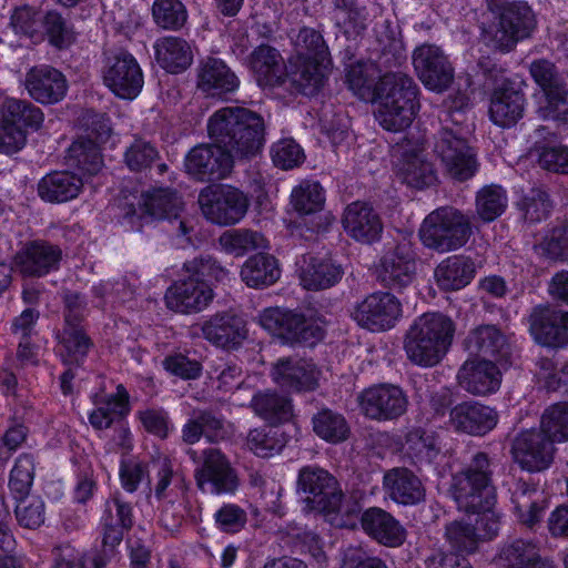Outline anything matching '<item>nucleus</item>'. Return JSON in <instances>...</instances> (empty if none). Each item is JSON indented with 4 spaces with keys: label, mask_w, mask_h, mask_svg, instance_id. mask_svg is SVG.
<instances>
[{
    "label": "nucleus",
    "mask_w": 568,
    "mask_h": 568,
    "mask_svg": "<svg viewBox=\"0 0 568 568\" xmlns=\"http://www.w3.org/2000/svg\"><path fill=\"white\" fill-rule=\"evenodd\" d=\"M455 333L454 322L440 313H425L417 317L404 337L407 358L417 366L433 367L448 352Z\"/></svg>",
    "instance_id": "6"
},
{
    "label": "nucleus",
    "mask_w": 568,
    "mask_h": 568,
    "mask_svg": "<svg viewBox=\"0 0 568 568\" xmlns=\"http://www.w3.org/2000/svg\"><path fill=\"white\" fill-rule=\"evenodd\" d=\"M65 161L88 174H97L103 166L100 148L91 138H79L68 149Z\"/></svg>",
    "instance_id": "49"
},
{
    "label": "nucleus",
    "mask_w": 568,
    "mask_h": 568,
    "mask_svg": "<svg viewBox=\"0 0 568 568\" xmlns=\"http://www.w3.org/2000/svg\"><path fill=\"white\" fill-rule=\"evenodd\" d=\"M246 445L254 455L267 458L283 449L284 439L277 429L256 428L248 433Z\"/></svg>",
    "instance_id": "62"
},
{
    "label": "nucleus",
    "mask_w": 568,
    "mask_h": 568,
    "mask_svg": "<svg viewBox=\"0 0 568 568\" xmlns=\"http://www.w3.org/2000/svg\"><path fill=\"white\" fill-rule=\"evenodd\" d=\"M357 400L363 414L377 422L398 419L408 408L407 394L402 387L390 383H381L365 388Z\"/></svg>",
    "instance_id": "14"
},
{
    "label": "nucleus",
    "mask_w": 568,
    "mask_h": 568,
    "mask_svg": "<svg viewBox=\"0 0 568 568\" xmlns=\"http://www.w3.org/2000/svg\"><path fill=\"white\" fill-rule=\"evenodd\" d=\"M102 78L104 84L121 99L136 98L144 84L139 62L124 50L104 53Z\"/></svg>",
    "instance_id": "12"
},
{
    "label": "nucleus",
    "mask_w": 568,
    "mask_h": 568,
    "mask_svg": "<svg viewBox=\"0 0 568 568\" xmlns=\"http://www.w3.org/2000/svg\"><path fill=\"white\" fill-rule=\"evenodd\" d=\"M272 376L283 389L310 392L317 387L320 373L305 359L283 358L274 365Z\"/></svg>",
    "instance_id": "31"
},
{
    "label": "nucleus",
    "mask_w": 568,
    "mask_h": 568,
    "mask_svg": "<svg viewBox=\"0 0 568 568\" xmlns=\"http://www.w3.org/2000/svg\"><path fill=\"white\" fill-rule=\"evenodd\" d=\"M506 191L499 185L484 186L476 196V212L485 222H491L500 216L507 207Z\"/></svg>",
    "instance_id": "59"
},
{
    "label": "nucleus",
    "mask_w": 568,
    "mask_h": 568,
    "mask_svg": "<svg viewBox=\"0 0 568 568\" xmlns=\"http://www.w3.org/2000/svg\"><path fill=\"white\" fill-rule=\"evenodd\" d=\"M194 329H199L207 342L224 349L239 348L247 337L244 320L230 313H216L194 326Z\"/></svg>",
    "instance_id": "22"
},
{
    "label": "nucleus",
    "mask_w": 568,
    "mask_h": 568,
    "mask_svg": "<svg viewBox=\"0 0 568 568\" xmlns=\"http://www.w3.org/2000/svg\"><path fill=\"white\" fill-rule=\"evenodd\" d=\"M24 85L31 98L44 104L59 102L68 90L65 77L50 65L30 69L26 74Z\"/></svg>",
    "instance_id": "28"
},
{
    "label": "nucleus",
    "mask_w": 568,
    "mask_h": 568,
    "mask_svg": "<svg viewBox=\"0 0 568 568\" xmlns=\"http://www.w3.org/2000/svg\"><path fill=\"white\" fill-rule=\"evenodd\" d=\"M402 312V303L395 295L375 292L354 306L352 317L364 328L384 332L396 325Z\"/></svg>",
    "instance_id": "15"
},
{
    "label": "nucleus",
    "mask_w": 568,
    "mask_h": 568,
    "mask_svg": "<svg viewBox=\"0 0 568 568\" xmlns=\"http://www.w3.org/2000/svg\"><path fill=\"white\" fill-rule=\"evenodd\" d=\"M255 414L272 424L288 422L293 416V405L290 398L275 392H261L251 399Z\"/></svg>",
    "instance_id": "47"
},
{
    "label": "nucleus",
    "mask_w": 568,
    "mask_h": 568,
    "mask_svg": "<svg viewBox=\"0 0 568 568\" xmlns=\"http://www.w3.org/2000/svg\"><path fill=\"white\" fill-rule=\"evenodd\" d=\"M525 97L518 90L510 87H503L494 91L489 115L491 121L503 128L517 123L524 114Z\"/></svg>",
    "instance_id": "40"
},
{
    "label": "nucleus",
    "mask_w": 568,
    "mask_h": 568,
    "mask_svg": "<svg viewBox=\"0 0 568 568\" xmlns=\"http://www.w3.org/2000/svg\"><path fill=\"white\" fill-rule=\"evenodd\" d=\"M529 329L541 345L565 346L568 344V312L535 307L529 315Z\"/></svg>",
    "instance_id": "24"
},
{
    "label": "nucleus",
    "mask_w": 568,
    "mask_h": 568,
    "mask_svg": "<svg viewBox=\"0 0 568 568\" xmlns=\"http://www.w3.org/2000/svg\"><path fill=\"white\" fill-rule=\"evenodd\" d=\"M2 116L7 123L18 126L20 130L30 128L38 130L43 122V113L40 108L29 101L7 99L2 105Z\"/></svg>",
    "instance_id": "54"
},
{
    "label": "nucleus",
    "mask_w": 568,
    "mask_h": 568,
    "mask_svg": "<svg viewBox=\"0 0 568 568\" xmlns=\"http://www.w3.org/2000/svg\"><path fill=\"white\" fill-rule=\"evenodd\" d=\"M83 187L80 176L69 171H54L38 183L39 196L51 203H63L75 199Z\"/></svg>",
    "instance_id": "39"
},
{
    "label": "nucleus",
    "mask_w": 568,
    "mask_h": 568,
    "mask_svg": "<svg viewBox=\"0 0 568 568\" xmlns=\"http://www.w3.org/2000/svg\"><path fill=\"white\" fill-rule=\"evenodd\" d=\"M258 323L271 334L288 343L313 344L324 335V321L314 320L311 313L306 315L296 311L268 307L258 315Z\"/></svg>",
    "instance_id": "9"
},
{
    "label": "nucleus",
    "mask_w": 568,
    "mask_h": 568,
    "mask_svg": "<svg viewBox=\"0 0 568 568\" xmlns=\"http://www.w3.org/2000/svg\"><path fill=\"white\" fill-rule=\"evenodd\" d=\"M529 71L545 98V104L538 109L539 115L545 120L568 124V89L555 64L544 59L536 60Z\"/></svg>",
    "instance_id": "11"
},
{
    "label": "nucleus",
    "mask_w": 568,
    "mask_h": 568,
    "mask_svg": "<svg viewBox=\"0 0 568 568\" xmlns=\"http://www.w3.org/2000/svg\"><path fill=\"white\" fill-rule=\"evenodd\" d=\"M399 175L407 185L416 189L430 186L437 180L433 163L420 151L404 154Z\"/></svg>",
    "instance_id": "46"
},
{
    "label": "nucleus",
    "mask_w": 568,
    "mask_h": 568,
    "mask_svg": "<svg viewBox=\"0 0 568 568\" xmlns=\"http://www.w3.org/2000/svg\"><path fill=\"white\" fill-rule=\"evenodd\" d=\"M288 63L286 80L295 90L308 97L316 94L324 84L328 61L292 58Z\"/></svg>",
    "instance_id": "37"
},
{
    "label": "nucleus",
    "mask_w": 568,
    "mask_h": 568,
    "mask_svg": "<svg viewBox=\"0 0 568 568\" xmlns=\"http://www.w3.org/2000/svg\"><path fill=\"white\" fill-rule=\"evenodd\" d=\"M364 531L377 542L387 547L400 546L406 537L404 527L388 511L371 507L362 514Z\"/></svg>",
    "instance_id": "36"
},
{
    "label": "nucleus",
    "mask_w": 568,
    "mask_h": 568,
    "mask_svg": "<svg viewBox=\"0 0 568 568\" xmlns=\"http://www.w3.org/2000/svg\"><path fill=\"white\" fill-rule=\"evenodd\" d=\"M379 77L374 63L357 62L351 64L346 70L348 88L355 95L366 102H373Z\"/></svg>",
    "instance_id": "51"
},
{
    "label": "nucleus",
    "mask_w": 568,
    "mask_h": 568,
    "mask_svg": "<svg viewBox=\"0 0 568 568\" xmlns=\"http://www.w3.org/2000/svg\"><path fill=\"white\" fill-rule=\"evenodd\" d=\"M314 433L323 440L331 444L345 442L351 428L346 418L329 408L321 409L312 417Z\"/></svg>",
    "instance_id": "50"
},
{
    "label": "nucleus",
    "mask_w": 568,
    "mask_h": 568,
    "mask_svg": "<svg viewBox=\"0 0 568 568\" xmlns=\"http://www.w3.org/2000/svg\"><path fill=\"white\" fill-rule=\"evenodd\" d=\"M341 265L331 260L304 258L300 268V281L308 291L326 290L337 284L343 276Z\"/></svg>",
    "instance_id": "41"
},
{
    "label": "nucleus",
    "mask_w": 568,
    "mask_h": 568,
    "mask_svg": "<svg viewBox=\"0 0 568 568\" xmlns=\"http://www.w3.org/2000/svg\"><path fill=\"white\" fill-rule=\"evenodd\" d=\"M459 386L475 396H486L499 389L501 373L491 359L467 361L459 368Z\"/></svg>",
    "instance_id": "29"
},
{
    "label": "nucleus",
    "mask_w": 568,
    "mask_h": 568,
    "mask_svg": "<svg viewBox=\"0 0 568 568\" xmlns=\"http://www.w3.org/2000/svg\"><path fill=\"white\" fill-rule=\"evenodd\" d=\"M62 251L45 241H33L16 255V265L24 276H43L59 267Z\"/></svg>",
    "instance_id": "27"
},
{
    "label": "nucleus",
    "mask_w": 568,
    "mask_h": 568,
    "mask_svg": "<svg viewBox=\"0 0 568 568\" xmlns=\"http://www.w3.org/2000/svg\"><path fill=\"white\" fill-rule=\"evenodd\" d=\"M44 34L51 45L69 48L75 41L73 26L57 10H49L41 20Z\"/></svg>",
    "instance_id": "57"
},
{
    "label": "nucleus",
    "mask_w": 568,
    "mask_h": 568,
    "mask_svg": "<svg viewBox=\"0 0 568 568\" xmlns=\"http://www.w3.org/2000/svg\"><path fill=\"white\" fill-rule=\"evenodd\" d=\"M197 88L207 95H221L234 92L240 80L230 67L220 58L206 57L196 68Z\"/></svg>",
    "instance_id": "30"
},
{
    "label": "nucleus",
    "mask_w": 568,
    "mask_h": 568,
    "mask_svg": "<svg viewBox=\"0 0 568 568\" xmlns=\"http://www.w3.org/2000/svg\"><path fill=\"white\" fill-rule=\"evenodd\" d=\"M511 503L518 520L532 528L540 521L546 508L542 491L536 485L518 480L511 491Z\"/></svg>",
    "instance_id": "38"
},
{
    "label": "nucleus",
    "mask_w": 568,
    "mask_h": 568,
    "mask_svg": "<svg viewBox=\"0 0 568 568\" xmlns=\"http://www.w3.org/2000/svg\"><path fill=\"white\" fill-rule=\"evenodd\" d=\"M222 248L234 256H243L251 251L267 247L266 237L250 229H234L225 231L219 239Z\"/></svg>",
    "instance_id": "52"
},
{
    "label": "nucleus",
    "mask_w": 568,
    "mask_h": 568,
    "mask_svg": "<svg viewBox=\"0 0 568 568\" xmlns=\"http://www.w3.org/2000/svg\"><path fill=\"white\" fill-rule=\"evenodd\" d=\"M129 395L122 385L116 388L115 395L95 400V409L90 414V424L97 429L109 428L114 422L121 419L129 412Z\"/></svg>",
    "instance_id": "45"
},
{
    "label": "nucleus",
    "mask_w": 568,
    "mask_h": 568,
    "mask_svg": "<svg viewBox=\"0 0 568 568\" xmlns=\"http://www.w3.org/2000/svg\"><path fill=\"white\" fill-rule=\"evenodd\" d=\"M342 223L346 234L363 244L378 241L384 227L376 210L371 204L361 201L346 206Z\"/></svg>",
    "instance_id": "23"
},
{
    "label": "nucleus",
    "mask_w": 568,
    "mask_h": 568,
    "mask_svg": "<svg viewBox=\"0 0 568 568\" xmlns=\"http://www.w3.org/2000/svg\"><path fill=\"white\" fill-rule=\"evenodd\" d=\"M233 161L231 154L214 142L193 148L186 155L185 169L199 181H215L230 174Z\"/></svg>",
    "instance_id": "20"
},
{
    "label": "nucleus",
    "mask_w": 568,
    "mask_h": 568,
    "mask_svg": "<svg viewBox=\"0 0 568 568\" xmlns=\"http://www.w3.org/2000/svg\"><path fill=\"white\" fill-rule=\"evenodd\" d=\"M210 138L234 159L255 156L265 142L263 118L246 108H222L209 119Z\"/></svg>",
    "instance_id": "2"
},
{
    "label": "nucleus",
    "mask_w": 568,
    "mask_h": 568,
    "mask_svg": "<svg viewBox=\"0 0 568 568\" xmlns=\"http://www.w3.org/2000/svg\"><path fill=\"white\" fill-rule=\"evenodd\" d=\"M469 104L465 94L456 97L445 111L444 123L435 143V153L440 159L447 175L464 182L478 171V161L471 146L466 141L462 124L465 121L463 110Z\"/></svg>",
    "instance_id": "4"
},
{
    "label": "nucleus",
    "mask_w": 568,
    "mask_h": 568,
    "mask_svg": "<svg viewBox=\"0 0 568 568\" xmlns=\"http://www.w3.org/2000/svg\"><path fill=\"white\" fill-rule=\"evenodd\" d=\"M417 85L404 72H386L378 78L373 102L378 106L375 118L387 131L400 132L407 129L417 111Z\"/></svg>",
    "instance_id": "5"
},
{
    "label": "nucleus",
    "mask_w": 568,
    "mask_h": 568,
    "mask_svg": "<svg viewBox=\"0 0 568 568\" xmlns=\"http://www.w3.org/2000/svg\"><path fill=\"white\" fill-rule=\"evenodd\" d=\"M277 261L272 255L256 254L242 266L241 277L251 287L270 286L280 277Z\"/></svg>",
    "instance_id": "48"
},
{
    "label": "nucleus",
    "mask_w": 568,
    "mask_h": 568,
    "mask_svg": "<svg viewBox=\"0 0 568 568\" xmlns=\"http://www.w3.org/2000/svg\"><path fill=\"white\" fill-rule=\"evenodd\" d=\"M415 271L416 265L410 248L399 245L382 257L378 280L389 288H402L412 283Z\"/></svg>",
    "instance_id": "34"
},
{
    "label": "nucleus",
    "mask_w": 568,
    "mask_h": 568,
    "mask_svg": "<svg viewBox=\"0 0 568 568\" xmlns=\"http://www.w3.org/2000/svg\"><path fill=\"white\" fill-rule=\"evenodd\" d=\"M334 7L336 26L346 38L355 39L366 28L365 9L358 7L355 0H331Z\"/></svg>",
    "instance_id": "53"
},
{
    "label": "nucleus",
    "mask_w": 568,
    "mask_h": 568,
    "mask_svg": "<svg viewBox=\"0 0 568 568\" xmlns=\"http://www.w3.org/2000/svg\"><path fill=\"white\" fill-rule=\"evenodd\" d=\"M540 428L554 442L568 440V403L550 406L541 417Z\"/></svg>",
    "instance_id": "64"
},
{
    "label": "nucleus",
    "mask_w": 568,
    "mask_h": 568,
    "mask_svg": "<svg viewBox=\"0 0 568 568\" xmlns=\"http://www.w3.org/2000/svg\"><path fill=\"white\" fill-rule=\"evenodd\" d=\"M554 440L541 429H527L516 435L511 444V455L521 469L541 471L554 459Z\"/></svg>",
    "instance_id": "17"
},
{
    "label": "nucleus",
    "mask_w": 568,
    "mask_h": 568,
    "mask_svg": "<svg viewBox=\"0 0 568 568\" xmlns=\"http://www.w3.org/2000/svg\"><path fill=\"white\" fill-rule=\"evenodd\" d=\"M324 201L323 189L317 182L304 181L293 190L291 195L292 205L300 214L321 211Z\"/></svg>",
    "instance_id": "61"
},
{
    "label": "nucleus",
    "mask_w": 568,
    "mask_h": 568,
    "mask_svg": "<svg viewBox=\"0 0 568 568\" xmlns=\"http://www.w3.org/2000/svg\"><path fill=\"white\" fill-rule=\"evenodd\" d=\"M297 488L305 494V501L310 509L333 513L337 511L342 505L343 493L337 480L318 466L301 468Z\"/></svg>",
    "instance_id": "13"
},
{
    "label": "nucleus",
    "mask_w": 568,
    "mask_h": 568,
    "mask_svg": "<svg viewBox=\"0 0 568 568\" xmlns=\"http://www.w3.org/2000/svg\"><path fill=\"white\" fill-rule=\"evenodd\" d=\"M64 303L65 326L61 336V344L70 357V362H79L83 358L92 343L81 326L87 312L84 297L74 291L62 292Z\"/></svg>",
    "instance_id": "16"
},
{
    "label": "nucleus",
    "mask_w": 568,
    "mask_h": 568,
    "mask_svg": "<svg viewBox=\"0 0 568 568\" xmlns=\"http://www.w3.org/2000/svg\"><path fill=\"white\" fill-rule=\"evenodd\" d=\"M499 560L507 568H531L541 558L532 542L516 539L500 549Z\"/></svg>",
    "instance_id": "58"
},
{
    "label": "nucleus",
    "mask_w": 568,
    "mask_h": 568,
    "mask_svg": "<svg viewBox=\"0 0 568 568\" xmlns=\"http://www.w3.org/2000/svg\"><path fill=\"white\" fill-rule=\"evenodd\" d=\"M185 267L191 275L168 288L165 303L174 312L197 313L206 308L214 297L213 290L205 278L212 277L220 281L226 275V271L211 256L194 258L187 262Z\"/></svg>",
    "instance_id": "7"
},
{
    "label": "nucleus",
    "mask_w": 568,
    "mask_h": 568,
    "mask_svg": "<svg viewBox=\"0 0 568 568\" xmlns=\"http://www.w3.org/2000/svg\"><path fill=\"white\" fill-rule=\"evenodd\" d=\"M407 454L415 463H430L439 454L438 439L435 433L423 428H414L406 435Z\"/></svg>",
    "instance_id": "56"
},
{
    "label": "nucleus",
    "mask_w": 568,
    "mask_h": 568,
    "mask_svg": "<svg viewBox=\"0 0 568 568\" xmlns=\"http://www.w3.org/2000/svg\"><path fill=\"white\" fill-rule=\"evenodd\" d=\"M475 275V264L469 257L450 256L435 268V277L440 288L457 291L470 283Z\"/></svg>",
    "instance_id": "44"
},
{
    "label": "nucleus",
    "mask_w": 568,
    "mask_h": 568,
    "mask_svg": "<svg viewBox=\"0 0 568 568\" xmlns=\"http://www.w3.org/2000/svg\"><path fill=\"white\" fill-rule=\"evenodd\" d=\"M134 523L131 504L125 501L119 493H115L105 501V508L101 518L102 544L114 549L123 540Z\"/></svg>",
    "instance_id": "26"
},
{
    "label": "nucleus",
    "mask_w": 568,
    "mask_h": 568,
    "mask_svg": "<svg viewBox=\"0 0 568 568\" xmlns=\"http://www.w3.org/2000/svg\"><path fill=\"white\" fill-rule=\"evenodd\" d=\"M469 104L465 94L456 97L445 111L444 123L435 143V153L440 159L447 175L464 182L478 171V161L471 146L466 141L462 124L465 121L463 110Z\"/></svg>",
    "instance_id": "3"
},
{
    "label": "nucleus",
    "mask_w": 568,
    "mask_h": 568,
    "mask_svg": "<svg viewBox=\"0 0 568 568\" xmlns=\"http://www.w3.org/2000/svg\"><path fill=\"white\" fill-rule=\"evenodd\" d=\"M183 202L175 192L169 189H155L142 195L139 202V215L141 219H168L178 221V231L181 235L189 233L187 224L180 219Z\"/></svg>",
    "instance_id": "33"
},
{
    "label": "nucleus",
    "mask_w": 568,
    "mask_h": 568,
    "mask_svg": "<svg viewBox=\"0 0 568 568\" xmlns=\"http://www.w3.org/2000/svg\"><path fill=\"white\" fill-rule=\"evenodd\" d=\"M160 159L156 146L141 136L134 135L123 152V163L132 172H144Z\"/></svg>",
    "instance_id": "55"
},
{
    "label": "nucleus",
    "mask_w": 568,
    "mask_h": 568,
    "mask_svg": "<svg viewBox=\"0 0 568 568\" xmlns=\"http://www.w3.org/2000/svg\"><path fill=\"white\" fill-rule=\"evenodd\" d=\"M248 67L261 87H278L286 81V65L280 51L261 44L248 55Z\"/></svg>",
    "instance_id": "35"
},
{
    "label": "nucleus",
    "mask_w": 568,
    "mask_h": 568,
    "mask_svg": "<svg viewBox=\"0 0 568 568\" xmlns=\"http://www.w3.org/2000/svg\"><path fill=\"white\" fill-rule=\"evenodd\" d=\"M535 26V16L525 2L508 3L500 12L493 44L500 51H510L519 40L529 37Z\"/></svg>",
    "instance_id": "19"
},
{
    "label": "nucleus",
    "mask_w": 568,
    "mask_h": 568,
    "mask_svg": "<svg viewBox=\"0 0 568 568\" xmlns=\"http://www.w3.org/2000/svg\"><path fill=\"white\" fill-rule=\"evenodd\" d=\"M419 235L423 244L445 253L464 246L471 235L468 216L452 206H442L424 220Z\"/></svg>",
    "instance_id": "8"
},
{
    "label": "nucleus",
    "mask_w": 568,
    "mask_h": 568,
    "mask_svg": "<svg viewBox=\"0 0 568 568\" xmlns=\"http://www.w3.org/2000/svg\"><path fill=\"white\" fill-rule=\"evenodd\" d=\"M466 347L484 359L487 357L496 361L505 357L509 349L507 337L494 325H481L471 331L466 338Z\"/></svg>",
    "instance_id": "43"
},
{
    "label": "nucleus",
    "mask_w": 568,
    "mask_h": 568,
    "mask_svg": "<svg viewBox=\"0 0 568 568\" xmlns=\"http://www.w3.org/2000/svg\"><path fill=\"white\" fill-rule=\"evenodd\" d=\"M413 63L420 81L437 92L446 90L454 78V70L443 51L433 44H422L413 53Z\"/></svg>",
    "instance_id": "21"
},
{
    "label": "nucleus",
    "mask_w": 568,
    "mask_h": 568,
    "mask_svg": "<svg viewBox=\"0 0 568 568\" xmlns=\"http://www.w3.org/2000/svg\"><path fill=\"white\" fill-rule=\"evenodd\" d=\"M296 59L327 60L328 48L320 32L312 28H302L295 40Z\"/></svg>",
    "instance_id": "63"
},
{
    "label": "nucleus",
    "mask_w": 568,
    "mask_h": 568,
    "mask_svg": "<svg viewBox=\"0 0 568 568\" xmlns=\"http://www.w3.org/2000/svg\"><path fill=\"white\" fill-rule=\"evenodd\" d=\"M202 458L194 473L199 489L216 495L233 494L239 487V478L229 459L216 448L203 450Z\"/></svg>",
    "instance_id": "18"
},
{
    "label": "nucleus",
    "mask_w": 568,
    "mask_h": 568,
    "mask_svg": "<svg viewBox=\"0 0 568 568\" xmlns=\"http://www.w3.org/2000/svg\"><path fill=\"white\" fill-rule=\"evenodd\" d=\"M448 422L458 433L483 436L497 425L498 414L480 403L463 402L450 409Z\"/></svg>",
    "instance_id": "25"
},
{
    "label": "nucleus",
    "mask_w": 568,
    "mask_h": 568,
    "mask_svg": "<svg viewBox=\"0 0 568 568\" xmlns=\"http://www.w3.org/2000/svg\"><path fill=\"white\" fill-rule=\"evenodd\" d=\"M156 62L170 73H180L186 70L193 61L190 44L182 38L164 37L154 44Z\"/></svg>",
    "instance_id": "42"
},
{
    "label": "nucleus",
    "mask_w": 568,
    "mask_h": 568,
    "mask_svg": "<svg viewBox=\"0 0 568 568\" xmlns=\"http://www.w3.org/2000/svg\"><path fill=\"white\" fill-rule=\"evenodd\" d=\"M204 217L217 225H234L246 214L250 205L247 196L230 185L204 187L197 199Z\"/></svg>",
    "instance_id": "10"
},
{
    "label": "nucleus",
    "mask_w": 568,
    "mask_h": 568,
    "mask_svg": "<svg viewBox=\"0 0 568 568\" xmlns=\"http://www.w3.org/2000/svg\"><path fill=\"white\" fill-rule=\"evenodd\" d=\"M383 489L393 501L414 506L425 499V487L420 478L406 467H394L383 476Z\"/></svg>",
    "instance_id": "32"
},
{
    "label": "nucleus",
    "mask_w": 568,
    "mask_h": 568,
    "mask_svg": "<svg viewBox=\"0 0 568 568\" xmlns=\"http://www.w3.org/2000/svg\"><path fill=\"white\" fill-rule=\"evenodd\" d=\"M445 537L452 549L460 554H473L477 550L479 537L473 523L454 520L446 526Z\"/></svg>",
    "instance_id": "60"
},
{
    "label": "nucleus",
    "mask_w": 568,
    "mask_h": 568,
    "mask_svg": "<svg viewBox=\"0 0 568 568\" xmlns=\"http://www.w3.org/2000/svg\"><path fill=\"white\" fill-rule=\"evenodd\" d=\"M491 476V460L486 453L479 452L453 477V498L459 510L476 515L473 525L479 541L491 540L500 528V516L494 509L496 493Z\"/></svg>",
    "instance_id": "1"
}]
</instances>
